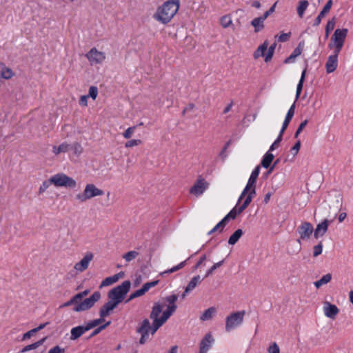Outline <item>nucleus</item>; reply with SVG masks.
<instances>
[{
  "instance_id": "obj_1",
  "label": "nucleus",
  "mask_w": 353,
  "mask_h": 353,
  "mask_svg": "<svg viewBox=\"0 0 353 353\" xmlns=\"http://www.w3.org/2000/svg\"><path fill=\"white\" fill-rule=\"evenodd\" d=\"M179 6L180 0H168L157 9L154 18L163 24H167L177 13Z\"/></svg>"
},
{
  "instance_id": "obj_2",
  "label": "nucleus",
  "mask_w": 353,
  "mask_h": 353,
  "mask_svg": "<svg viewBox=\"0 0 353 353\" xmlns=\"http://www.w3.org/2000/svg\"><path fill=\"white\" fill-rule=\"evenodd\" d=\"M101 297V292H94L90 297L85 298L83 303H79L74 295L68 301L60 305V308L73 306L72 310L75 312H81L91 309Z\"/></svg>"
},
{
  "instance_id": "obj_3",
  "label": "nucleus",
  "mask_w": 353,
  "mask_h": 353,
  "mask_svg": "<svg viewBox=\"0 0 353 353\" xmlns=\"http://www.w3.org/2000/svg\"><path fill=\"white\" fill-rule=\"evenodd\" d=\"M130 286L131 283L130 281H124L121 285L113 288L108 293L109 300L119 305L123 301L130 289Z\"/></svg>"
},
{
  "instance_id": "obj_4",
  "label": "nucleus",
  "mask_w": 353,
  "mask_h": 353,
  "mask_svg": "<svg viewBox=\"0 0 353 353\" xmlns=\"http://www.w3.org/2000/svg\"><path fill=\"white\" fill-rule=\"evenodd\" d=\"M104 192L98 188L92 183H88L85 186L83 192L76 195V199L81 203H84L88 200L98 196L103 195Z\"/></svg>"
},
{
  "instance_id": "obj_5",
  "label": "nucleus",
  "mask_w": 353,
  "mask_h": 353,
  "mask_svg": "<svg viewBox=\"0 0 353 353\" xmlns=\"http://www.w3.org/2000/svg\"><path fill=\"white\" fill-rule=\"evenodd\" d=\"M163 310V306L157 303L154 305L152 310L150 313V317L153 320V329L152 333H155L157 330L162 326L170 317H165V311L163 312L162 316L159 318Z\"/></svg>"
},
{
  "instance_id": "obj_6",
  "label": "nucleus",
  "mask_w": 353,
  "mask_h": 353,
  "mask_svg": "<svg viewBox=\"0 0 353 353\" xmlns=\"http://www.w3.org/2000/svg\"><path fill=\"white\" fill-rule=\"evenodd\" d=\"M50 181L56 187L74 188L77 186V181L63 173L53 175L50 177Z\"/></svg>"
},
{
  "instance_id": "obj_7",
  "label": "nucleus",
  "mask_w": 353,
  "mask_h": 353,
  "mask_svg": "<svg viewBox=\"0 0 353 353\" xmlns=\"http://www.w3.org/2000/svg\"><path fill=\"white\" fill-rule=\"evenodd\" d=\"M245 314V312L243 310L233 312L228 316L225 321L226 331L230 332L231 330L241 325L243 321Z\"/></svg>"
},
{
  "instance_id": "obj_8",
  "label": "nucleus",
  "mask_w": 353,
  "mask_h": 353,
  "mask_svg": "<svg viewBox=\"0 0 353 353\" xmlns=\"http://www.w3.org/2000/svg\"><path fill=\"white\" fill-rule=\"evenodd\" d=\"M209 185L210 183L202 176L199 175L189 192L191 194L198 197L204 193Z\"/></svg>"
},
{
  "instance_id": "obj_9",
  "label": "nucleus",
  "mask_w": 353,
  "mask_h": 353,
  "mask_svg": "<svg viewBox=\"0 0 353 353\" xmlns=\"http://www.w3.org/2000/svg\"><path fill=\"white\" fill-rule=\"evenodd\" d=\"M153 325L151 326L150 321L148 319H144L140 324L139 327L137 328V332L141 334V339L139 340V343L143 345L144 344L149 338V332L153 335L154 333H152Z\"/></svg>"
},
{
  "instance_id": "obj_10",
  "label": "nucleus",
  "mask_w": 353,
  "mask_h": 353,
  "mask_svg": "<svg viewBox=\"0 0 353 353\" xmlns=\"http://www.w3.org/2000/svg\"><path fill=\"white\" fill-rule=\"evenodd\" d=\"M314 232L313 225L309 222H303L297 228L299 239L297 241L301 243V240H308Z\"/></svg>"
},
{
  "instance_id": "obj_11",
  "label": "nucleus",
  "mask_w": 353,
  "mask_h": 353,
  "mask_svg": "<svg viewBox=\"0 0 353 353\" xmlns=\"http://www.w3.org/2000/svg\"><path fill=\"white\" fill-rule=\"evenodd\" d=\"M85 57L91 65L102 63L106 58L105 54L99 51L96 48H91Z\"/></svg>"
},
{
  "instance_id": "obj_12",
  "label": "nucleus",
  "mask_w": 353,
  "mask_h": 353,
  "mask_svg": "<svg viewBox=\"0 0 353 353\" xmlns=\"http://www.w3.org/2000/svg\"><path fill=\"white\" fill-rule=\"evenodd\" d=\"M347 32L346 28L336 29L331 38L330 44L343 46Z\"/></svg>"
},
{
  "instance_id": "obj_13",
  "label": "nucleus",
  "mask_w": 353,
  "mask_h": 353,
  "mask_svg": "<svg viewBox=\"0 0 353 353\" xmlns=\"http://www.w3.org/2000/svg\"><path fill=\"white\" fill-rule=\"evenodd\" d=\"M94 255L92 252H87L83 258L74 265V268L80 272L85 271L89 265L90 262L93 259Z\"/></svg>"
},
{
  "instance_id": "obj_14",
  "label": "nucleus",
  "mask_w": 353,
  "mask_h": 353,
  "mask_svg": "<svg viewBox=\"0 0 353 353\" xmlns=\"http://www.w3.org/2000/svg\"><path fill=\"white\" fill-rule=\"evenodd\" d=\"M165 301L168 303V306L165 310V317H170L176 310V301L178 296L176 294H172L165 297Z\"/></svg>"
},
{
  "instance_id": "obj_15",
  "label": "nucleus",
  "mask_w": 353,
  "mask_h": 353,
  "mask_svg": "<svg viewBox=\"0 0 353 353\" xmlns=\"http://www.w3.org/2000/svg\"><path fill=\"white\" fill-rule=\"evenodd\" d=\"M323 312L327 317L334 319L339 314V310L335 305L326 301L324 303Z\"/></svg>"
},
{
  "instance_id": "obj_16",
  "label": "nucleus",
  "mask_w": 353,
  "mask_h": 353,
  "mask_svg": "<svg viewBox=\"0 0 353 353\" xmlns=\"http://www.w3.org/2000/svg\"><path fill=\"white\" fill-rule=\"evenodd\" d=\"M214 342V338L211 333H208L200 343L199 353H207Z\"/></svg>"
},
{
  "instance_id": "obj_17",
  "label": "nucleus",
  "mask_w": 353,
  "mask_h": 353,
  "mask_svg": "<svg viewBox=\"0 0 353 353\" xmlns=\"http://www.w3.org/2000/svg\"><path fill=\"white\" fill-rule=\"evenodd\" d=\"M330 222L331 221L324 219L323 221L319 223L314 230V236L316 239L323 236L327 232Z\"/></svg>"
},
{
  "instance_id": "obj_18",
  "label": "nucleus",
  "mask_w": 353,
  "mask_h": 353,
  "mask_svg": "<svg viewBox=\"0 0 353 353\" xmlns=\"http://www.w3.org/2000/svg\"><path fill=\"white\" fill-rule=\"evenodd\" d=\"M118 306L117 304L109 300L99 310V316L101 317H107L110 315L111 312Z\"/></svg>"
},
{
  "instance_id": "obj_19",
  "label": "nucleus",
  "mask_w": 353,
  "mask_h": 353,
  "mask_svg": "<svg viewBox=\"0 0 353 353\" xmlns=\"http://www.w3.org/2000/svg\"><path fill=\"white\" fill-rule=\"evenodd\" d=\"M88 331L86 325H79L71 329L70 340L75 341L81 336L85 332Z\"/></svg>"
},
{
  "instance_id": "obj_20",
  "label": "nucleus",
  "mask_w": 353,
  "mask_h": 353,
  "mask_svg": "<svg viewBox=\"0 0 353 353\" xmlns=\"http://www.w3.org/2000/svg\"><path fill=\"white\" fill-rule=\"evenodd\" d=\"M332 6V1L329 0L323 7V10L320 12L319 14L315 19L314 23L313 24L314 26H318L321 23V19L325 17V15L330 12Z\"/></svg>"
},
{
  "instance_id": "obj_21",
  "label": "nucleus",
  "mask_w": 353,
  "mask_h": 353,
  "mask_svg": "<svg viewBox=\"0 0 353 353\" xmlns=\"http://www.w3.org/2000/svg\"><path fill=\"white\" fill-rule=\"evenodd\" d=\"M259 173H260V166L257 165L254 169V170L252 172L251 175L248 179V181L245 185L248 188L256 187V183L257 178L259 175Z\"/></svg>"
},
{
  "instance_id": "obj_22",
  "label": "nucleus",
  "mask_w": 353,
  "mask_h": 353,
  "mask_svg": "<svg viewBox=\"0 0 353 353\" xmlns=\"http://www.w3.org/2000/svg\"><path fill=\"white\" fill-rule=\"evenodd\" d=\"M338 59L336 56H329L325 64L326 72L327 73L333 72L337 68Z\"/></svg>"
},
{
  "instance_id": "obj_23",
  "label": "nucleus",
  "mask_w": 353,
  "mask_h": 353,
  "mask_svg": "<svg viewBox=\"0 0 353 353\" xmlns=\"http://www.w3.org/2000/svg\"><path fill=\"white\" fill-rule=\"evenodd\" d=\"M267 19L265 15L263 14L261 17L254 18L251 21V25L254 28V31L258 32L264 28V21Z\"/></svg>"
},
{
  "instance_id": "obj_24",
  "label": "nucleus",
  "mask_w": 353,
  "mask_h": 353,
  "mask_svg": "<svg viewBox=\"0 0 353 353\" xmlns=\"http://www.w3.org/2000/svg\"><path fill=\"white\" fill-rule=\"evenodd\" d=\"M203 279L199 275L194 276L185 289V293H188L192 291L198 284L202 281Z\"/></svg>"
},
{
  "instance_id": "obj_25",
  "label": "nucleus",
  "mask_w": 353,
  "mask_h": 353,
  "mask_svg": "<svg viewBox=\"0 0 353 353\" xmlns=\"http://www.w3.org/2000/svg\"><path fill=\"white\" fill-rule=\"evenodd\" d=\"M309 6V2L307 0H301L299 2L298 6L296 7L297 14L299 18L303 17L305 11L307 10Z\"/></svg>"
},
{
  "instance_id": "obj_26",
  "label": "nucleus",
  "mask_w": 353,
  "mask_h": 353,
  "mask_svg": "<svg viewBox=\"0 0 353 353\" xmlns=\"http://www.w3.org/2000/svg\"><path fill=\"white\" fill-rule=\"evenodd\" d=\"M268 47V42L267 41H264L263 44L259 46L258 48L256 50V51L254 53V58L255 59L259 58L260 57H265V51L267 50Z\"/></svg>"
},
{
  "instance_id": "obj_27",
  "label": "nucleus",
  "mask_w": 353,
  "mask_h": 353,
  "mask_svg": "<svg viewBox=\"0 0 353 353\" xmlns=\"http://www.w3.org/2000/svg\"><path fill=\"white\" fill-rule=\"evenodd\" d=\"M301 46V43H299L298 45V46L294 50V51L291 54V55L285 59V61H284L285 63H289L293 62L294 59L301 54L302 47Z\"/></svg>"
},
{
  "instance_id": "obj_28",
  "label": "nucleus",
  "mask_w": 353,
  "mask_h": 353,
  "mask_svg": "<svg viewBox=\"0 0 353 353\" xmlns=\"http://www.w3.org/2000/svg\"><path fill=\"white\" fill-rule=\"evenodd\" d=\"M119 279V274H114L112 276H109L105 278L100 284L99 288H102L105 286H109L112 285L113 283H116Z\"/></svg>"
},
{
  "instance_id": "obj_29",
  "label": "nucleus",
  "mask_w": 353,
  "mask_h": 353,
  "mask_svg": "<svg viewBox=\"0 0 353 353\" xmlns=\"http://www.w3.org/2000/svg\"><path fill=\"white\" fill-rule=\"evenodd\" d=\"M274 157V155L270 152H268L263 157L262 161H261V165L265 168H268L270 166L271 163L272 162Z\"/></svg>"
},
{
  "instance_id": "obj_30",
  "label": "nucleus",
  "mask_w": 353,
  "mask_h": 353,
  "mask_svg": "<svg viewBox=\"0 0 353 353\" xmlns=\"http://www.w3.org/2000/svg\"><path fill=\"white\" fill-rule=\"evenodd\" d=\"M70 148V145L68 143H63L59 146H54L52 152L54 154L57 155L61 152H66Z\"/></svg>"
},
{
  "instance_id": "obj_31",
  "label": "nucleus",
  "mask_w": 353,
  "mask_h": 353,
  "mask_svg": "<svg viewBox=\"0 0 353 353\" xmlns=\"http://www.w3.org/2000/svg\"><path fill=\"white\" fill-rule=\"evenodd\" d=\"M45 340H46V338H43L42 339H41V340H39V341H37V342H35V343H34L32 344H30V345L25 346L21 350V353H24V352H28V351L37 349V347L41 346L44 343Z\"/></svg>"
},
{
  "instance_id": "obj_32",
  "label": "nucleus",
  "mask_w": 353,
  "mask_h": 353,
  "mask_svg": "<svg viewBox=\"0 0 353 353\" xmlns=\"http://www.w3.org/2000/svg\"><path fill=\"white\" fill-rule=\"evenodd\" d=\"M243 231L241 229L236 230L229 238L228 243L230 245H234L241 237Z\"/></svg>"
},
{
  "instance_id": "obj_33",
  "label": "nucleus",
  "mask_w": 353,
  "mask_h": 353,
  "mask_svg": "<svg viewBox=\"0 0 353 353\" xmlns=\"http://www.w3.org/2000/svg\"><path fill=\"white\" fill-rule=\"evenodd\" d=\"M332 279L331 274L328 273L327 274L323 275L321 279L314 282V285L316 288H319L323 285L328 283Z\"/></svg>"
},
{
  "instance_id": "obj_34",
  "label": "nucleus",
  "mask_w": 353,
  "mask_h": 353,
  "mask_svg": "<svg viewBox=\"0 0 353 353\" xmlns=\"http://www.w3.org/2000/svg\"><path fill=\"white\" fill-rule=\"evenodd\" d=\"M305 74H306V68L304 69L303 71L302 72L301 79H300L299 82V83L297 85L296 92V99H297L300 97V94L301 93V91H302V89H303V82H304L305 77Z\"/></svg>"
},
{
  "instance_id": "obj_35",
  "label": "nucleus",
  "mask_w": 353,
  "mask_h": 353,
  "mask_svg": "<svg viewBox=\"0 0 353 353\" xmlns=\"http://www.w3.org/2000/svg\"><path fill=\"white\" fill-rule=\"evenodd\" d=\"M216 312V309L213 307H211L206 310L204 311L203 314L201 316L200 319L202 321H206L212 319L213 314Z\"/></svg>"
},
{
  "instance_id": "obj_36",
  "label": "nucleus",
  "mask_w": 353,
  "mask_h": 353,
  "mask_svg": "<svg viewBox=\"0 0 353 353\" xmlns=\"http://www.w3.org/2000/svg\"><path fill=\"white\" fill-rule=\"evenodd\" d=\"M336 19L335 17H333L330 20H329L325 26V37L327 38L331 31H332L335 27Z\"/></svg>"
},
{
  "instance_id": "obj_37",
  "label": "nucleus",
  "mask_w": 353,
  "mask_h": 353,
  "mask_svg": "<svg viewBox=\"0 0 353 353\" xmlns=\"http://www.w3.org/2000/svg\"><path fill=\"white\" fill-rule=\"evenodd\" d=\"M14 73L13 71L10 68L6 67H3L0 73L1 77L4 79H10L14 76Z\"/></svg>"
},
{
  "instance_id": "obj_38",
  "label": "nucleus",
  "mask_w": 353,
  "mask_h": 353,
  "mask_svg": "<svg viewBox=\"0 0 353 353\" xmlns=\"http://www.w3.org/2000/svg\"><path fill=\"white\" fill-rule=\"evenodd\" d=\"M221 24L223 28H227L232 24L230 15H225L221 18Z\"/></svg>"
},
{
  "instance_id": "obj_39",
  "label": "nucleus",
  "mask_w": 353,
  "mask_h": 353,
  "mask_svg": "<svg viewBox=\"0 0 353 353\" xmlns=\"http://www.w3.org/2000/svg\"><path fill=\"white\" fill-rule=\"evenodd\" d=\"M104 321H105V318L100 316V318L98 319H94V320H92V321L88 322L86 324V327H87L88 330H90L92 328L99 325V324L103 323Z\"/></svg>"
},
{
  "instance_id": "obj_40",
  "label": "nucleus",
  "mask_w": 353,
  "mask_h": 353,
  "mask_svg": "<svg viewBox=\"0 0 353 353\" xmlns=\"http://www.w3.org/2000/svg\"><path fill=\"white\" fill-rule=\"evenodd\" d=\"M145 294V292L144 291V289L143 288H141V289L132 293L130 295V296L128 297V299L125 301V303H127L130 302V301H132V299L139 297L141 296H143Z\"/></svg>"
},
{
  "instance_id": "obj_41",
  "label": "nucleus",
  "mask_w": 353,
  "mask_h": 353,
  "mask_svg": "<svg viewBox=\"0 0 353 353\" xmlns=\"http://www.w3.org/2000/svg\"><path fill=\"white\" fill-rule=\"evenodd\" d=\"M275 48H276V43H274L273 45H272L271 46L269 47L268 52L265 56L264 60L265 62H268L272 59L273 54H274Z\"/></svg>"
},
{
  "instance_id": "obj_42",
  "label": "nucleus",
  "mask_w": 353,
  "mask_h": 353,
  "mask_svg": "<svg viewBox=\"0 0 353 353\" xmlns=\"http://www.w3.org/2000/svg\"><path fill=\"white\" fill-rule=\"evenodd\" d=\"M138 255L139 253L137 251H130L125 253L123 256V257L126 261H131L132 260L134 259Z\"/></svg>"
},
{
  "instance_id": "obj_43",
  "label": "nucleus",
  "mask_w": 353,
  "mask_h": 353,
  "mask_svg": "<svg viewBox=\"0 0 353 353\" xmlns=\"http://www.w3.org/2000/svg\"><path fill=\"white\" fill-rule=\"evenodd\" d=\"M90 293V290H85L81 292H79L74 295L77 300L79 303H83L85 301V299L83 297L86 296Z\"/></svg>"
},
{
  "instance_id": "obj_44",
  "label": "nucleus",
  "mask_w": 353,
  "mask_h": 353,
  "mask_svg": "<svg viewBox=\"0 0 353 353\" xmlns=\"http://www.w3.org/2000/svg\"><path fill=\"white\" fill-rule=\"evenodd\" d=\"M142 143L141 140L140 139H130L125 142V147L128 148H133L134 146L139 145Z\"/></svg>"
},
{
  "instance_id": "obj_45",
  "label": "nucleus",
  "mask_w": 353,
  "mask_h": 353,
  "mask_svg": "<svg viewBox=\"0 0 353 353\" xmlns=\"http://www.w3.org/2000/svg\"><path fill=\"white\" fill-rule=\"evenodd\" d=\"M136 128L137 127L134 125L127 128L125 131L123 133V137L126 139H130L133 133L134 132Z\"/></svg>"
},
{
  "instance_id": "obj_46",
  "label": "nucleus",
  "mask_w": 353,
  "mask_h": 353,
  "mask_svg": "<svg viewBox=\"0 0 353 353\" xmlns=\"http://www.w3.org/2000/svg\"><path fill=\"white\" fill-rule=\"evenodd\" d=\"M185 263H186V261H184L180 263L179 265L165 271L164 272H163V274H171L172 272H174L183 268L185 266Z\"/></svg>"
},
{
  "instance_id": "obj_47",
  "label": "nucleus",
  "mask_w": 353,
  "mask_h": 353,
  "mask_svg": "<svg viewBox=\"0 0 353 353\" xmlns=\"http://www.w3.org/2000/svg\"><path fill=\"white\" fill-rule=\"evenodd\" d=\"M98 95V88L96 86L92 85L89 88L88 97H91L93 100H95Z\"/></svg>"
},
{
  "instance_id": "obj_48",
  "label": "nucleus",
  "mask_w": 353,
  "mask_h": 353,
  "mask_svg": "<svg viewBox=\"0 0 353 353\" xmlns=\"http://www.w3.org/2000/svg\"><path fill=\"white\" fill-rule=\"evenodd\" d=\"M51 184H52V183L50 181V178L48 181H44L39 188V194H41L46 192Z\"/></svg>"
},
{
  "instance_id": "obj_49",
  "label": "nucleus",
  "mask_w": 353,
  "mask_h": 353,
  "mask_svg": "<svg viewBox=\"0 0 353 353\" xmlns=\"http://www.w3.org/2000/svg\"><path fill=\"white\" fill-rule=\"evenodd\" d=\"M72 149L73 150L74 154L77 156L80 155L83 152V148L81 145L78 142H75L72 145Z\"/></svg>"
},
{
  "instance_id": "obj_50",
  "label": "nucleus",
  "mask_w": 353,
  "mask_h": 353,
  "mask_svg": "<svg viewBox=\"0 0 353 353\" xmlns=\"http://www.w3.org/2000/svg\"><path fill=\"white\" fill-rule=\"evenodd\" d=\"M291 36V32L281 33L279 35H276V38L279 42H285L289 40Z\"/></svg>"
},
{
  "instance_id": "obj_51",
  "label": "nucleus",
  "mask_w": 353,
  "mask_h": 353,
  "mask_svg": "<svg viewBox=\"0 0 353 353\" xmlns=\"http://www.w3.org/2000/svg\"><path fill=\"white\" fill-rule=\"evenodd\" d=\"M323 250V244L322 242H319V243L313 248V256L316 257L322 253Z\"/></svg>"
},
{
  "instance_id": "obj_52",
  "label": "nucleus",
  "mask_w": 353,
  "mask_h": 353,
  "mask_svg": "<svg viewBox=\"0 0 353 353\" xmlns=\"http://www.w3.org/2000/svg\"><path fill=\"white\" fill-rule=\"evenodd\" d=\"M223 263V261H221L218 263H214L208 270V272H206L205 275V278L209 276L210 274H212V272L216 270L218 268H219L221 265H222Z\"/></svg>"
},
{
  "instance_id": "obj_53",
  "label": "nucleus",
  "mask_w": 353,
  "mask_h": 353,
  "mask_svg": "<svg viewBox=\"0 0 353 353\" xmlns=\"http://www.w3.org/2000/svg\"><path fill=\"white\" fill-rule=\"evenodd\" d=\"M252 201V199H251L250 196L247 195L243 204L239 208V212H243V210L250 205Z\"/></svg>"
},
{
  "instance_id": "obj_54",
  "label": "nucleus",
  "mask_w": 353,
  "mask_h": 353,
  "mask_svg": "<svg viewBox=\"0 0 353 353\" xmlns=\"http://www.w3.org/2000/svg\"><path fill=\"white\" fill-rule=\"evenodd\" d=\"M282 138H283V134L279 133L277 139L274 141V142L270 147L269 152L273 151L274 150H275L276 148H277L279 147L280 142L282 141Z\"/></svg>"
},
{
  "instance_id": "obj_55",
  "label": "nucleus",
  "mask_w": 353,
  "mask_h": 353,
  "mask_svg": "<svg viewBox=\"0 0 353 353\" xmlns=\"http://www.w3.org/2000/svg\"><path fill=\"white\" fill-rule=\"evenodd\" d=\"M111 323L110 321H108L105 324L99 326V327L96 328L92 333L91 336H94L97 334H98L100 332H101L103 330L105 329L108 325H110Z\"/></svg>"
},
{
  "instance_id": "obj_56",
  "label": "nucleus",
  "mask_w": 353,
  "mask_h": 353,
  "mask_svg": "<svg viewBox=\"0 0 353 353\" xmlns=\"http://www.w3.org/2000/svg\"><path fill=\"white\" fill-rule=\"evenodd\" d=\"M343 46H341V45L329 44V47L330 48H334V54H332L331 56H336V58L338 59L339 54L340 51L341 50Z\"/></svg>"
},
{
  "instance_id": "obj_57",
  "label": "nucleus",
  "mask_w": 353,
  "mask_h": 353,
  "mask_svg": "<svg viewBox=\"0 0 353 353\" xmlns=\"http://www.w3.org/2000/svg\"><path fill=\"white\" fill-rule=\"evenodd\" d=\"M158 283H159L158 280L151 281V282H148V283H145L142 286V288L144 289V291L146 293L151 288L156 286L158 284Z\"/></svg>"
},
{
  "instance_id": "obj_58",
  "label": "nucleus",
  "mask_w": 353,
  "mask_h": 353,
  "mask_svg": "<svg viewBox=\"0 0 353 353\" xmlns=\"http://www.w3.org/2000/svg\"><path fill=\"white\" fill-rule=\"evenodd\" d=\"M241 212H239V208L236 207L234 208L226 216L230 219H234L237 214H241Z\"/></svg>"
},
{
  "instance_id": "obj_59",
  "label": "nucleus",
  "mask_w": 353,
  "mask_h": 353,
  "mask_svg": "<svg viewBox=\"0 0 353 353\" xmlns=\"http://www.w3.org/2000/svg\"><path fill=\"white\" fill-rule=\"evenodd\" d=\"M268 353H280V349L279 345L276 343H272L268 349Z\"/></svg>"
},
{
  "instance_id": "obj_60",
  "label": "nucleus",
  "mask_w": 353,
  "mask_h": 353,
  "mask_svg": "<svg viewBox=\"0 0 353 353\" xmlns=\"http://www.w3.org/2000/svg\"><path fill=\"white\" fill-rule=\"evenodd\" d=\"M307 124V120H305L301 123V124L299 125V126L298 127V128L295 132V134H294L295 138L298 137L299 134L302 132V130L306 126Z\"/></svg>"
},
{
  "instance_id": "obj_61",
  "label": "nucleus",
  "mask_w": 353,
  "mask_h": 353,
  "mask_svg": "<svg viewBox=\"0 0 353 353\" xmlns=\"http://www.w3.org/2000/svg\"><path fill=\"white\" fill-rule=\"evenodd\" d=\"M65 349L60 347L59 345H56L51 348L48 353H64Z\"/></svg>"
},
{
  "instance_id": "obj_62",
  "label": "nucleus",
  "mask_w": 353,
  "mask_h": 353,
  "mask_svg": "<svg viewBox=\"0 0 353 353\" xmlns=\"http://www.w3.org/2000/svg\"><path fill=\"white\" fill-rule=\"evenodd\" d=\"M301 148V141L299 140L297 142L294 144V145L292 148V152H293L294 156L296 155L299 152Z\"/></svg>"
},
{
  "instance_id": "obj_63",
  "label": "nucleus",
  "mask_w": 353,
  "mask_h": 353,
  "mask_svg": "<svg viewBox=\"0 0 353 353\" xmlns=\"http://www.w3.org/2000/svg\"><path fill=\"white\" fill-rule=\"evenodd\" d=\"M224 227L222 224V223L219 222V223H217L212 230H211L209 232H208V234H212V233H214V232L217 231L218 230H220V232H222V230H223Z\"/></svg>"
},
{
  "instance_id": "obj_64",
  "label": "nucleus",
  "mask_w": 353,
  "mask_h": 353,
  "mask_svg": "<svg viewBox=\"0 0 353 353\" xmlns=\"http://www.w3.org/2000/svg\"><path fill=\"white\" fill-rule=\"evenodd\" d=\"M36 333V330L32 329L27 332H26L22 337V341H25L28 339H30L34 334Z\"/></svg>"
}]
</instances>
